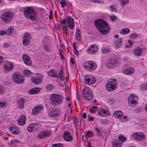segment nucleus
<instances>
[{"label":"nucleus","mask_w":147,"mask_h":147,"mask_svg":"<svg viewBox=\"0 0 147 147\" xmlns=\"http://www.w3.org/2000/svg\"><path fill=\"white\" fill-rule=\"evenodd\" d=\"M74 51L75 54L77 56L79 55V53L78 51L77 50V49H74Z\"/></svg>","instance_id":"obj_58"},{"label":"nucleus","mask_w":147,"mask_h":147,"mask_svg":"<svg viewBox=\"0 0 147 147\" xmlns=\"http://www.w3.org/2000/svg\"><path fill=\"white\" fill-rule=\"evenodd\" d=\"M134 139L138 141H142L144 140L145 138V135L142 133L136 132L134 133L132 135Z\"/></svg>","instance_id":"obj_14"},{"label":"nucleus","mask_w":147,"mask_h":147,"mask_svg":"<svg viewBox=\"0 0 147 147\" xmlns=\"http://www.w3.org/2000/svg\"><path fill=\"white\" fill-rule=\"evenodd\" d=\"M138 99V97L131 94V96L129 97L128 99V102L129 106L131 107H134L137 103L136 100Z\"/></svg>","instance_id":"obj_11"},{"label":"nucleus","mask_w":147,"mask_h":147,"mask_svg":"<svg viewBox=\"0 0 147 147\" xmlns=\"http://www.w3.org/2000/svg\"><path fill=\"white\" fill-rule=\"evenodd\" d=\"M9 46V45L7 43H3V46L4 48H6Z\"/></svg>","instance_id":"obj_57"},{"label":"nucleus","mask_w":147,"mask_h":147,"mask_svg":"<svg viewBox=\"0 0 147 147\" xmlns=\"http://www.w3.org/2000/svg\"><path fill=\"white\" fill-rule=\"evenodd\" d=\"M43 106L42 105H39L35 107L32 109V113L34 115H36L38 113H40L41 110L43 109Z\"/></svg>","instance_id":"obj_22"},{"label":"nucleus","mask_w":147,"mask_h":147,"mask_svg":"<svg viewBox=\"0 0 147 147\" xmlns=\"http://www.w3.org/2000/svg\"><path fill=\"white\" fill-rule=\"evenodd\" d=\"M121 3V5L123 6L126 5V3H128L129 0H119Z\"/></svg>","instance_id":"obj_38"},{"label":"nucleus","mask_w":147,"mask_h":147,"mask_svg":"<svg viewBox=\"0 0 147 147\" xmlns=\"http://www.w3.org/2000/svg\"><path fill=\"white\" fill-rule=\"evenodd\" d=\"M24 13L27 18L32 21H35L36 20V13L32 8L29 7L25 8L24 9Z\"/></svg>","instance_id":"obj_3"},{"label":"nucleus","mask_w":147,"mask_h":147,"mask_svg":"<svg viewBox=\"0 0 147 147\" xmlns=\"http://www.w3.org/2000/svg\"><path fill=\"white\" fill-rule=\"evenodd\" d=\"M118 139L120 141H121L122 142H125L126 140V138L122 135H119L118 136Z\"/></svg>","instance_id":"obj_39"},{"label":"nucleus","mask_w":147,"mask_h":147,"mask_svg":"<svg viewBox=\"0 0 147 147\" xmlns=\"http://www.w3.org/2000/svg\"><path fill=\"white\" fill-rule=\"evenodd\" d=\"M73 47L74 49H77L76 47V45H77V43L75 42H73Z\"/></svg>","instance_id":"obj_62"},{"label":"nucleus","mask_w":147,"mask_h":147,"mask_svg":"<svg viewBox=\"0 0 147 147\" xmlns=\"http://www.w3.org/2000/svg\"><path fill=\"white\" fill-rule=\"evenodd\" d=\"M13 31V28L12 27H10L7 30V34L8 35H10L11 34Z\"/></svg>","instance_id":"obj_40"},{"label":"nucleus","mask_w":147,"mask_h":147,"mask_svg":"<svg viewBox=\"0 0 147 147\" xmlns=\"http://www.w3.org/2000/svg\"><path fill=\"white\" fill-rule=\"evenodd\" d=\"M7 104L4 102H0V107L3 108L5 107Z\"/></svg>","instance_id":"obj_50"},{"label":"nucleus","mask_w":147,"mask_h":147,"mask_svg":"<svg viewBox=\"0 0 147 147\" xmlns=\"http://www.w3.org/2000/svg\"><path fill=\"white\" fill-rule=\"evenodd\" d=\"M51 133L48 131H45L43 132H41L38 135V137L39 139L44 138L51 136Z\"/></svg>","instance_id":"obj_16"},{"label":"nucleus","mask_w":147,"mask_h":147,"mask_svg":"<svg viewBox=\"0 0 147 147\" xmlns=\"http://www.w3.org/2000/svg\"><path fill=\"white\" fill-rule=\"evenodd\" d=\"M96 45L94 44L90 46L87 50V52L89 54H94L98 51V48L96 47Z\"/></svg>","instance_id":"obj_20"},{"label":"nucleus","mask_w":147,"mask_h":147,"mask_svg":"<svg viewBox=\"0 0 147 147\" xmlns=\"http://www.w3.org/2000/svg\"><path fill=\"white\" fill-rule=\"evenodd\" d=\"M97 110V107L96 106H94L90 109V111L92 113H94Z\"/></svg>","instance_id":"obj_47"},{"label":"nucleus","mask_w":147,"mask_h":147,"mask_svg":"<svg viewBox=\"0 0 147 147\" xmlns=\"http://www.w3.org/2000/svg\"><path fill=\"white\" fill-rule=\"evenodd\" d=\"M7 34V32L6 31L2 30L0 31V36H3Z\"/></svg>","instance_id":"obj_54"},{"label":"nucleus","mask_w":147,"mask_h":147,"mask_svg":"<svg viewBox=\"0 0 147 147\" xmlns=\"http://www.w3.org/2000/svg\"><path fill=\"white\" fill-rule=\"evenodd\" d=\"M127 118V116H123L122 115V117L121 118V119H120V120H123V119H125Z\"/></svg>","instance_id":"obj_64"},{"label":"nucleus","mask_w":147,"mask_h":147,"mask_svg":"<svg viewBox=\"0 0 147 147\" xmlns=\"http://www.w3.org/2000/svg\"><path fill=\"white\" fill-rule=\"evenodd\" d=\"M52 16H53V11L51 10L50 11L49 13V18L50 19H52Z\"/></svg>","instance_id":"obj_59"},{"label":"nucleus","mask_w":147,"mask_h":147,"mask_svg":"<svg viewBox=\"0 0 147 147\" xmlns=\"http://www.w3.org/2000/svg\"><path fill=\"white\" fill-rule=\"evenodd\" d=\"M107 111L102 109H100L98 111V114L101 116L106 117L108 115L107 113Z\"/></svg>","instance_id":"obj_28"},{"label":"nucleus","mask_w":147,"mask_h":147,"mask_svg":"<svg viewBox=\"0 0 147 147\" xmlns=\"http://www.w3.org/2000/svg\"><path fill=\"white\" fill-rule=\"evenodd\" d=\"M59 114V111L57 109L54 108L49 113V115L51 117H53L57 116Z\"/></svg>","instance_id":"obj_25"},{"label":"nucleus","mask_w":147,"mask_h":147,"mask_svg":"<svg viewBox=\"0 0 147 147\" xmlns=\"http://www.w3.org/2000/svg\"><path fill=\"white\" fill-rule=\"evenodd\" d=\"M31 35L29 33H26L24 36L23 39V44L24 46L28 45L30 42Z\"/></svg>","instance_id":"obj_15"},{"label":"nucleus","mask_w":147,"mask_h":147,"mask_svg":"<svg viewBox=\"0 0 147 147\" xmlns=\"http://www.w3.org/2000/svg\"><path fill=\"white\" fill-rule=\"evenodd\" d=\"M140 89L142 90H147V84H142L140 86Z\"/></svg>","instance_id":"obj_41"},{"label":"nucleus","mask_w":147,"mask_h":147,"mask_svg":"<svg viewBox=\"0 0 147 147\" xmlns=\"http://www.w3.org/2000/svg\"><path fill=\"white\" fill-rule=\"evenodd\" d=\"M83 96L86 100H90L93 98V95L91 90L87 88L83 89Z\"/></svg>","instance_id":"obj_9"},{"label":"nucleus","mask_w":147,"mask_h":147,"mask_svg":"<svg viewBox=\"0 0 147 147\" xmlns=\"http://www.w3.org/2000/svg\"><path fill=\"white\" fill-rule=\"evenodd\" d=\"M60 3L61 4V6L63 8L67 5V3L65 0H61Z\"/></svg>","instance_id":"obj_43"},{"label":"nucleus","mask_w":147,"mask_h":147,"mask_svg":"<svg viewBox=\"0 0 147 147\" xmlns=\"http://www.w3.org/2000/svg\"><path fill=\"white\" fill-rule=\"evenodd\" d=\"M33 129L32 128L30 125H29L27 127V130L30 133L32 132Z\"/></svg>","instance_id":"obj_53"},{"label":"nucleus","mask_w":147,"mask_h":147,"mask_svg":"<svg viewBox=\"0 0 147 147\" xmlns=\"http://www.w3.org/2000/svg\"><path fill=\"white\" fill-rule=\"evenodd\" d=\"M86 135L89 137H91L93 136L92 132L89 131H86Z\"/></svg>","instance_id":"obj_45"},{"label":"nucleus","mask_w":147,"mask_h":147,"mask_svg":"<svg viewBox=\"0 0 147 147\" xmlns=\"http://www.w3.org/2000/svg\"><path fill=\"white\" fill-rule=\"evenodd\" d=\"M44 49L47 52L49 51V49L47 45H45L44 47Z\"/></svg>","instance_id":"obj_60"},{"label":"nucleus","mask_w":147,"mask_h":147,"mask_svg":"<svg viewBox=\"0 0 147 147\" xmlns=\"http://www.w3.org/2000/svg\"><path fill=\"white\" fill-rule=\"evenodd\" d=\"M25 101L24 99L23 98H22L18 101V105L19 108L20 109H22L24 107Z\"/></svg>","instance_id":"obj_32"},{"label":"nucleus","mask_w":147,"mask_h":147,"mask_svg":"<svg viewBox=\"0 0 147 147\" xmlns=\"http://www.w3.org/2000/svg\"><path fill=\"white\" fill-rule=\"evenodd\" d=\"M110 18L111 21H114L117 19V17L116 16L112 15L110 16Z\"/></svg>","instance_id":"obj_52"},{"label":"nucleus","mask_w":147,"mask_h":147,"mask_svg":"<svg viewBox=\"0 0 147 147\" xmlns=\"http://www.w3.org/2000/svg\"><path fill=\"white\" fill-rule=\"evenodd\" d=\"M26 117L24 114L22 115L19 117L18 123L19 125L22 126L24 125L26 122Z\"/></svg>","instance_id":"obj_19"},{"label":"nucleus","mask_w":147,"mask_h":147,"mask_svg":"<svg viewBox=\"0 0 147 147\" xmlns=\"http://www.w3.org/2000/svg\"><path fill=\"white\" fill-rule=\"evenodd\" d=\"M43 76L40 74H38L36 76H34L31 79L32 81L35 84H38L42 81Z\"/></svg>","instance_id":"obj_13"},{"label":"nucleus","mask_w":147,"mask_h":147,"mask_svg":"<svg viewBox=\"0 0 147 147\" xmlns=\"http://www.w3.org/2000/svg\"><path fill=\"white\" fill-rule=\"evenodd\" d=\"M94 2L95 3H101L103 2L102 0H94Z\"/></svg>","instance_id":"obj_63"},{"label":"nucleus","mask_w":147,"mask_h":147,"mask_svg":"<svg viewBox=\"0 0 147 147\" xmlns=\"http://www.w3.org/2000/svg\"><path fill=\"white\" fill-rule=\"evenodd\" d=\"M63 137L64 140L67 142H70L73 140L72 136L67 131H65L64 132L63 135Z\"/></svg>","instance_id":"obj_17"},{"label":"nucleus","mask_w":147,"mask_h":147,"mask_svg":"<svg viewBox=\"0 0 147 147\" xmlns=\"http://www.w3.org/2000/svg\"><path fill=\"white\" fill-rule=\"evenodd\" d=\"M66 19L65 18H64L63 19L62 21H61V24H63L66 25Z\"/></svg>","instance_id":"obj_56"},{"label":"nucleus","mask_w":147,"mask_h":147,"mask_svg":"<svg viewBox=\"0 0 147 147\" xmlns=\"http://www.w3.org/2000/svg\"><path fill=\"white\" fill-rule=\"evenodd\" d=\"M138 35L136 33L132 34L130 36V37L132 38L135 39L138 37Z\"/></svg>","instance_id":"obj_48"},{"label":"nucleus","mask_w":147,"mask_h":147,"mask_svg":"<svg viewBox=\"0 0 147 147\" xmlns=\"http://www.w3.org/2000/svg\"><path fill=\"white\" fill-rule=\"evenodd\" d=\"M96 81L95 78L92 76H86L84 77L85 83L89 85L94 84Z\"/></svg>","instance_id":"obj_12"},{"label":"nucleus","mask_w":147,"mask_h":147,"mask_svg":"<svg viewBox=\"0 0 147 147\" xmlns=\"http://www.w3.org/2000/svg\"><path fill=\"white\" fill-rule=\"evenodd\" d=\"M54 88V86L51 84H49L46 86L47 89L48 91L52 90Z\"/></svg>","instance_id":"obj_37"},{"label":"nucleus","mask_w":147,"mask_h":147,"mask_svg":"<svg viewBox=\"0 0 147 147\" xmlns=\"http://www.w3.org/2000/svg\"><path fill=\"white\" fill-rule=\"evenodd\" d=\"M4 91V87L0 84V94H2Z\"/></svg>","instance_id":"obj_51"},{"label":"nucleus","mask_w":147,"mask_h":147,"mask_svg":"<svg viewBox=\"0 0 147 147\" xmlns=\"http://www.w3.org/2000/svg\"><path fill=\"white\" fill-rule=\"evenodd\" d=\"M22 59L24 63L27 65H30L31 64V60L30 57L27 55L24 54L22 55Z\"/></svg>","instance_id":"obj_23"},{"label":"nucleus","mask_w":147,"mask_h":147,"mask_svg":"<svg viewBox=\"0 0 147 147\" xmlns=\"http://www.w3.org/2000/svg\"><path fill=\"white\" fill-rule=\"evenodd\" d=\"M121 39L120 38L115 41L114 44L117 48H119L121 46Z\"/></svg>","instance_id":"obj_34"},{"label":"nucleus","mask_w":147,"mask_h":147,"mask_svg":"<svg viewBox=\"0 0 147 147\" xmlns=\"http://www.w3.org/2000/svg\"><path fill=\"white\" fill-rule=\"evenodd\" d=\"M112 143L113 147H121L123 144L121 142L117 140H113Z\"/></svg>","instance_id":"obj_27"},{"label":"nucleus","mask_w":147,"mask_h":147,"mask_svg":"<svg viewBox=\"0 0 147 147\" xmlns=\"http://www.w3.org/2000/svg\"><path fill=\"white\" fill-rule=\"evenodd\" d=\"M49 100L51 105L54 107L61 104L63 102L61 96L56 94H51Z\"/></svg>","instance_id":"obj_2"},{"label":"nucleus","mask_w":147,"mask_h":147,"mask_svg":"<svg viewBox=\"0 0 147 147\" xmlns=\"http://www.w3.org/2000/svg\"><path fill=\"white\" fill-rule=\"evenodd\" d=\"M122 34H127L130 32V30L127 28L123 29L121 31Z\"/></svg>","instance_id":"obj_36"},{"label":"nucleus","mask_w":147,"mask_h":147,"mask_svg":"<svg viewBox=\"0 0 147 147\" xmlns=\"http://www.w3.org/2000/svg\"><path fill=\"white\" fill-rule=\"evenodd\" d=\"M63 67L62 66H61V69L60 70L59 74H58V71L54 70L53 69V77L59 78L60 80L62 81H64L65 78L64 76L63 72Z\"/></svg>","instance_id":"obj_10"},{"label":"nucleus","mask_w":147,"mask_h":147,"mask_svg":"<svg viewBox=\"0 0 147 147\" xmlns=\"http://www.w3.org/2000/svg\"><path fill=\"white\" fill-rule=\"evenodd\" d=\"M63 30L65 31V32H66L67 30V27L66 25H63Z\"/></svg>","instance_id":"obj_61"},{"label":"nucleus","mask_w":147,"mask_h":147,"mask_svg":"<svg viewBox=\"0 0 147 147\" xmlns=\"http://www.w3.org/2000/svg\"><path fill=\"white\" fill-rule=\"evenodd\" d=\"M102 52L103 54H107L109 52V49L107 48H104L102 49Z\"/></svg>","instance_id":"obj_46"},{"label":"nucleus","mask_w":147,"mask_h":147,"mask_svg":"<svg viewBox=\"0 0 147 147\" xmlns=\"http://www.w3.org/2000/svg\"><path fill=\"white\" fill-rule=\"evenodd\" d=\"M13 67L14 65L12 63L7 61L5 64L4 69L5 70L10 71L13 69Z\"/></svg>","instance_id":"obj_18"},{"label":"nucleus","mask_w":147,"mask_h":147,"mask_svg":"<svg viewBox=\"0 0 147 147\" xmlns=\"http://www.w3.org/2000/svg\"><path fill=\"white\" fill-rule=\"evenodd\" d=\"M20 142V141L17 139L13 140H11L10 142V144L12 146L14 145V144L18 143Z\"/></svg>","instance_id":"obj_42"},{"label":"nucleus","mask_w":147,"mask_h":147,"mask_svg":"<svg viewBox=\"0 0 147 147\" xmlns=\"http://www.w3.org/2000/svg\"><path fill=\"white\" fill-rule=\"evenodd\" d=\"M9 131L13 134L18 135L20 133L19 128L16 126H12L9 128Z\"/></svg>","instance_id":"obj_21"},{"label":"nucleus","mask_w":147,"mask_h":147,"mask_svg":"<svg viewBox=\"0 0 147 147\" xmlns=\"http://www.w3.org/2000/svg\"><path fill=\"white\" fill-rule=\"evenodd\" d=\"M116 80L115 79H111L108 82L106 85L107 89L109 91H113L117 88V84L116 83Z\"/></svg>","instance_id":"obj_8"},{"label":"nucleus","mask_w":147,"mask_h":147,"mask_svg":"<svg viewBox=\"0 0 147 147\" xmlns=\"http://www.w3.org/2000/svg\"><path fill=\"white\" fill-rule=\"evenodd\" d=\"M83 66L85 69L88 71H92L96 68V63L92 61H87L83 63Z\"/></svg>","instance_id":"obj_5"},{"label":"nucleus","mask_w":147,"mask_h":147,"mask_svg":"<svg viewBox=\"0 0 147 147\" xmlns=\"http://www.w3.org/2000/svg\"><path fill=\"white\" fill-rule=\"evenodd\" d=\"M95 25L98 31L102 34L106 35L109 32V27L107 23L101 19L96 20L94 22Z\"/></svg>","instance_id":"obj_1"},{"label":"nucleus","mask_w":147,"mask_h":147,"mask_svg":"<svg viewBox=\"0 0 147 147\" xmlns=\"http://www.w3.org/2000/svg\"><path fill=\"white\" fill-rule=\"evenodd\" d=\"M121 62L119 60L115 59H111L108 60L106 63V67L109 68H113L119 65Z\"/></svg>","instance_id":"obj_6"},{"label":"nucleus","mask_w":147,"mask_h":147,"mask_svg":"<svg viewBox=\"0 0 147 147\" xmlns=\"http://www.w3.org/2000/svg\"><path fill=\"white\" fill-rule=\"evenodd\" d=\"M143 50L141 48H140L139 47H136L134 51L135 55L138 57L140 56Z\"/></svg>","instance_id":"obj_26"},{"label":"nucleus","mask_w":147,"mask_h":147,"mask_svg":"<svg viewBox=\"0 0 147 147\" xmlns=\"http://www.w3.org/2000/svg\"><path fill=\"white\" fill-rule=\"evenodd\" d=\"M13 14L10 11L4 12L1 15L0 18L3 22L5 23H10L13 18Z\"/></svg>","instance_id":"obj_4"},{"label":"nucleus","mask_w":147,"mask_h":147,"mask_svg":"<svg viewBox=\"0 0 147 147\" xmlns=\"http://www.w3.org/2000/svg\"><path fill=\"white\" fill-rule=\"evenodd\" d=\"M41 89L40 88H35L31 89L29 91L30 94H32L38 93L41 90Z\"/></svg>","instance_id":"obj_29"},{"label":"nucleus","mask_w":147,"mask_h":147,"mask_svg":"<svg viewBox=\"0 0 147 147\" xmlns=\"http://www.w3.org/2000/svg\"><path fill=\"white\" fill-rule=\"evenodd\" d=\"M53 69H51L49 70L48 71V74L49 75L53 77Z\"/></svg>","instance_id":"obj_49"},{"label":"nucleus","mask_w":147,"mask_h":147,"mask_svg":"<svg viewBox=\"0 0 147 147\" xmlns=\"http://www.w3.org/2000/svg\"><path fill=\"white\" fill-rule=\"evenodd\" d=\"M75 35L76 40H80L81 39V36L80 31L79 28L76 29Z\"/></svg>","instance_id":"obj_33"},{"label":"nucleus","mask_w":147,"mask_h":147,"mask_svg":"<svg viewBox=\"0 0 147 147\" xmlns=\"http://www.w3.org/2000/svg\"><path fill=\"white\" fill-rule=\"evenodd\" d=\"M12 78L13 82L16 84H22L24 81V79L19 73L15 72L12 75Z\"/></svg>","instance_id":"obj_7"},{"label":"nucleus","mask_w":147,"mask_h":147,"mask_svg":"<svg viewBox=\"0 0 147 147\" xmlns=\"http://www.w3.org/2000/svg\"><path fill=\"white\" fill-rule=\"evenodd\" d=\"M52 147H63V145L61 143L55 144H53Z\"/></svg>","instance_id":"obj_44"},{"label":"nucleus","mask_w":147,"mask_h":147,"mask_svg":"<svg viewBox=\"0 0 147 147\" xmlns=\"http://www.w3.org/2000/svg\"><path fill=\"white\" fill-rule=\"evenodd\" d=\"M23 73L25 76L28 77L30 76L31 72L29 70L25 69L24 70Z\"/></svg>","instance_id":"obj_35"},{"label":"nucleus","mask_w":147,"mask_h":147,"mask_svg":"<svg viewBox=\"0 0 147 147\" xmlns=\"http://www.w3.org/2000/svg\"><path fill=\"white\" fill-rule=\"evenodd\" d=\"M113 116L116 118L119 117L120 119L122 117V112L121 111H117L113 113Z\"/></svg>","instance_id":"obj_30"},{"label":"nucleus","mask_w":147,"mask_h":147,"mask_svg":"<svg viewBox=\"0 0 147 147\" xmlns=\"http://www.w3.org/2000/svg\"><path fill=\"white\" fill-rule=\"evenodd\" d=\"M66 20L69 28L71 29H73L74 27V22L73 19L70 17H67Z\"/></svg>","instance_id":"obj_24"},{"label":"nucleus","mask_w":147,"mask_h":147,"mask_svg":"<svg viewBox=\"0 0 147 147\" xmlns=\"http://www.w3.org/2000/svg\"><path fill=\"white\" fill-rule=\"evenodd\" d=\"M124 74L127 75H130L132 74L134 72L133 68L131 67H130L124 70L123 71Z\"/></svg>","instance_id":"obj_31"},{"label":"nucleus","mask_w":147,"mask_h":147,"mask_svg":"<svg viewBox=\"0 0 147 147\" xmlns=\"http://www.w3.org/2000/svg\"><path fill=\"white\" fill-rule=\"evenodd\" d=\"M55 28L57 30H59L60 28V25L58 24H56L55 25Z\"/></svg>","instance_id":"obj_55"}]
</instances>
